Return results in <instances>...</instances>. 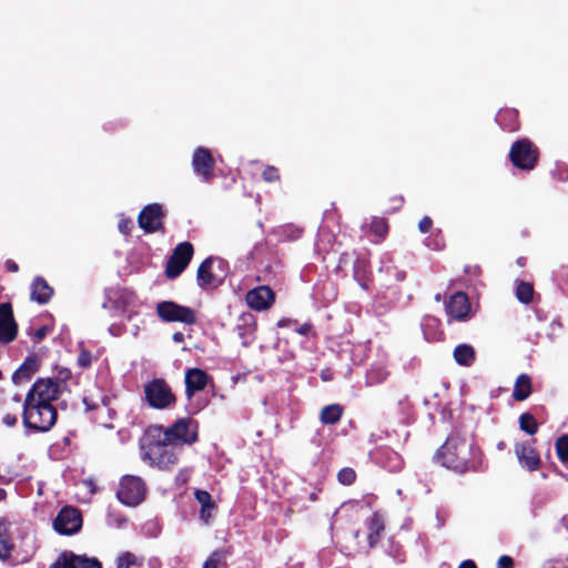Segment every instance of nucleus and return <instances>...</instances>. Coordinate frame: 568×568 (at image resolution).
<instances>
[{"mask_svg": "<svg viewBox=\"0 0 568 568\" xmlns=\"http://www.w3.org/2000/svg\"><path fill=\"white\" fill-rule=\"evenodd\" d=\"M70 377V371L63 369L58 379L40 378L33 384L23 404V424L27 428L47 432L55 424L57 409L52 403L58 399Z\"/></svg>", "mask_w": 568, "mask_h": 568, "instance_id": "f257e3e1", "label": "nucleus"}, {"mask_svg": "<svg viewBox=\"0 0 568 568\" xmlns=\"http://www.w3.org/2000/svg\"><path fill=\"white\" fill-rule=\"evenodd\" d=\"M436 457L444 467L459 474L476 470L481 464V454L474 440L459 434H452Z\"/></svg>", "mask_w": 568, "mask_h": 568, "instance_id": "f03ea898", "label": "nucleus"}, {"mask_svg": "<svg viewBox=\"0 0 568 568\" xmlns=\"http://www.w3.org/2000/svg\"><path fill=\"white\" fill-rule=\"evenodd\" d=\"M149 435L152 437H163L166 442H182L192 444L197 439V426L195 422L190 418H181L171 427L163 428L162 426H154L149 429Z\"/></svg>", "mask_w": 568, "mask_h": 568, "instance_id": "7ed1b4c3", "label": "nucleus"}, {"mask_svg": "<svg viewBox=\"0 0 568 568\" xmlns=\"http://www.w3.org/2000/svg\"><path fill=\"white\" fill-rule=\"evenodd\" d=\"M144 400L154 409H168L175 405L176 397L162 378H154L143 386Z\"/></svg>", "mask_w": 568, "mask_h": 568, "instance_id": "20e7f679", "label": "nucleus"}, {"mask_svg": "<svg viewBox=\"0 0 568 568\" xmlns=\"http://www.w3.org/2000/svg\"><path fill=\"white\" fill-rule=\"evenodd\" d=\"M156 442L148 445L143 453V459L149 460L152 466L168 468L178 460L176 454L171 446L172 442L164 440L163 437H155Z\"/></svg>", "mask_w": 568, "mask_h": 568, "instance_id": "39448f33", "label": "nucleus"}, {"mask_svg": "<svg viewBox=\"0 0 568 568\" xmlns=\"http://www.w3.org/2000/svg\"><path fill=\"white\" fill-rule=\"evenodd\" d=\"M509 158L516 168L532 170L538 159V151L529 140L521 139L511 145Z\"/></svg>", "mask_w": 568, "mask_h": 568, "instance_id": "423d86ee", "label": "nucleus"}, {"mask_svg": "<svg viewBox=\"0 0 568 568\" xmlns=\"http://www.w3.org/2000/svg\"><path fill=\"white\" fill-rule=\"evenodd\" d=\"M116 496L122 504L135 506L144 499L145 485L142 479L136 476H123Z\"/></svg>", "mask_w": 568, "mask_h": 568, "instance_id": "0eeeda50", "label": "nucleus"}, {"mask_svg": "<svg viewBox=\"0 0 568 568\" xmlns=\"http://www.w3.org/2000/svg\"><path fill=\"white\" fill-rule=\"evenodd\" d=\"M156 311L158 315L166 322L193 324L196 321V315L193 310L174 302H161L158 304Z\"/></svg>", "mask_w": 568, "mask_h": 568, "instance_id": "6e6552de", "label": "nucleus"}, {"mask_svg": "<svg viewBox=\"0 0 568 568\" xmlns=\"http://www.w3.org/2000/svg\"><path fill=\"white\" fill-rule=\"evenodd\" d=\"M193 256V246L189 242L180 243L173 251L168 261L165 274L170 278L179 276L189 265Z\"/></svg>", "mask_w": 568, "mask_h": 568, "instance_id": "1a4fd4ad", "label": "nucleus"}, {"mask_svg": "<svg viewBox=\"0 0 568 568\" xmlns=\"http://www.w3.org/2000/svg\"><path fill=\"white\" fill-rule=\"evenodd\" d=\"M82 526L81 514L73 507L62 508L54 519L53 527L61 535H73Z\"/></svg>", "mask_w": 568, "mask_h": 568, "instance_id": "9d476101", "label": "nucleus"}, {"mask_svg": "<svg viewBox=\"0 0 568 568\" xmlns=\"http://www.w3.org/2000/svg\"><path fill=\"white\" fill-rule=\"evenodd\" d=\"M192 166L197 176L207 182L213 178L214 160L211 152L205 148H197L194 151Z\"/></svg>", "mask_w": 568, "mask_h": 568, "instance_id": "9b49d317", "label": "nucleus"}, {"mask_svg": "<svg viewBox=\"0 0 568 568\" xmlns=\"http://www.w3.org/2000/svg\"><path fill=\"white\" fill-rule=\"evenodd\" d=\"M18 333L10 303L0 304V343L12 342Z\"/></svg>", "mask_w": 568, "mask_h": 568, "instance_id": "f8f14e48", "label": "nucleus"}, {"mask_svg": "<svg viewBox=\"0 0 568 568\" xmlns=\"http://www.w3.org/2000/svg\"><path fill=\"white\" fill-rule=\"evenodd\" d=\"M274 292L268 286H258L247 292L245 301L254 311H265L274 303Z\"/></svg>", "mask_w": 568, "mask_h": 568, "instance_id": "ddd939ff", "label": "nucleus"}, {"mask_svg": "<svg viewBox=\"0 0 568 568\" xmlns=\"http://www.w3.org/2000/svg\"><path fill=\"white\" fill-rule=\"evenodd\" d=\"M51 568H102L95 558L63 552L51 565Z\"/></svg>", "mask_w": 568, "mask_h": 568, "instance_id": "4468645a", "label": "nucleus"}, {"mask_svg": "<svg viewBox=\"0 0 568 568\" xmlns=\"http://www.w3.org/2000/svg\"><path fill=\"white\" fill-rule=\"evenodd\" d=\"M164 215L163 209L160 204L146 205L139 215V225L148 233L159 230Z\"/></svg>", "mask_w": 568, "mask_h": 568, "instance_id": "2eb2a0df", "label": "nucleus"}, {"mask_svg": "<svg viewBox=\"0 0 568 568\" xmlns=\"http://www.w3.org/2000/svg\"><path fill=\"white\" fill-rule=\"evenodd\" d=\"M447 314L458 321H466L471 316L468 296L463 292L455 293L446 304Z\"/></svg>", "mask_w": 568, "mask_h": 568, "instance_id": "dca6fc26", "label": "nucleus"}, {"mask_svg": "<svg viewBox=\"0 0 568 568\" xmlns=\"http://www.w3.org/2000/svg\"><path fill=\"white\" fill-rule=\"evenodd\" d=\"M207 385V375L200 368H190L185 373V392L191 398L196 392L203 390Z\"/></svg>", "mask_w": 568, "mask_h": 568, "instance_id": "f3484780", "label": "nucleus"}, {"mask_svg": "<svg viewBox=\"0 0 568 568\" xmlns=\"http://www.w3.org/2000/svg\"><path fill=\"white\" fill-rule=\"evenodd\" d=\"M515 453L521 466L527 469L536 470L539 467L538 454L530 444H517Z\"/></svg>", "mask_w": 568, "mask_h": 568, "instance_id": "a211bd4d", "label": "nucleus"}, {"mask_svg": "<svg viewBox=\"0 0 568 568\" xmlns=\"http://www.w3.org/2000/svg\"><path fill=\"white\" fill-rule=\"evenodd\" d=\"M53 295V288L48 284V282L38 276L33 280L31 284V300L39 303L45 304L50 301Z\"/></svg>", "mask_w": 568, "mask_h": 568, "instance_id": "6ab92c4d", "label": "nucleus"}, {"mask_svg": "<svg viewBox=\"0 0 568 568\" xmlns=\"http://www.w3.org/2000/svg\"><path fill=\"white\" fill-rule=\"evenodd\" d=\"M110 402V397L97 385L93 386L92 389L88 390L83 397V404L88 410L99 409L101 406L108 408Z\"/></svg>", "mask_w": 568, "mask_h": 568, "instance_id": "aec40b11", "label": "nucleus"}, {"mask_svg": "<svg viewBox=\"0 0 568 568\" xmlns=\"http://www.w3.org/2000/svg\"><path fill=\"white\" fill-rule=\"evenodd\" d=\"M214 262L215 261L212 257H209L197 270V282L203 288L213 287L220 283V280L212 273Z\"/></svg>", "mask_w": 568, "mask_h": 568, "instance_id": "412c9836", "label": "nucleus"}, {"mask_svg": "<svg viewBox=\"0 0 568 568\" xmlns=\"http://www.w3.org/2000/svg\"><path fill=\"white\" fill-rule=\"evenodd\" d=\"M388 377L387 364L385 361L373 363L366 373L365 383L367 386L382 384Z\"/></svg>", "mask_w": 568, "mask_h": 568, "instance_id": "4be33fe9", "label": "nucleus"}, {"mask_svg": "<svg viewBox=\"0 0 568 568\" xmlns=\"http://www.w3.org/2000/svg\"><path fill=\"white\" fill-rule=\"evenodd\" d=\"M194 495L197 503L201 505L200 518L204 524H209L213 517L215 504L213 503L211 495L205 490L197 489Z\"/></svg>", "mask_w": 568, "mask_h": 568, "instance_id": "5701e85b", "label": "nucleus"}, {"mask_svg": "<svg viewBox=\"0 0 568 568\" xmlns=\"http://www.w3.org/2000/svg\"><path fill=\"white\" fill-rule=\"evenodd\" d=\"M366 526L368 529L369 547H374L384 531V519L378 514H374L366 520Z\"/></svg>", "mask_w": 568, "mask_h": 568, "instance_id": "b1692460", "label": "nucleus"}, {"mask_svg": "<svg viewBox=\"0 0 568 568\" xmlns=\"http://www.w3.org/2000/svg\"><path fill=\"white\" fill-rule=\"evenodd\" d=\"M453 356L458 365L470 366L475 361V349L468 344H460L455 347Z\"/></svg>", "mask_w": 568, "mask_h": 568, "instance_id": "393cba45", "label": "nucleus"}, {"mask_svg": "<svg viewBox=\"0 0 568 568\" xmlns=\"http://www.w3.org/2000/svg\"><path fill=\"white\" fill-rule=\"evenodd\" d=\"M343 415V408L338 404H331L322 408L320 419L325 425L336 424Z\"/></svg>", "mask_w": 568, "mask_h": 568, "instance_id": "a878e982", "label": "nucleus"}, {"mask_svg": "<svg viewBox=\"0 0 568 568\" xmlns=\"http://www.w3.org/2000/svg\"><path fill=\"white\" fill-rule=\"evenodd\" d=\"M530 392H531V382H530L529 376H527L525 374L519 375L515 383V387H514V392H513L514 398L516 400H524L530 395Z\"/></svg>", "mask_w": 568, "mask_h": 568, "instance_id": "bb28decb", "label": "nucleus"}, {"mask_svg": "<svg viewBox=\"0 0 568 568\" xmlns=\"http://www.w3.org/2000/svg\"><path fill=\"white\" fill-rule=\"evenodd\" d=\"M37 365L34 361H26L12 375V381L14 384H21L26 381H29L31 376L36 373Z\"/></svg>", "mask_w": 568, "mask_h": 568, "instance_id": "cd10ccee", "label": "nucleus"}, {"mask_svg": "<svg viewBox=\"0 0 568 568\" xmlns=\"http://www.w3.org/2000/svg\"><path fill=\"white\" fill-rule=\"evenodd\" d=\"M9 525L0 523V559L6 560L10 557L12 542L9 536Z\"/></svg>", "mask_w": 568, "mask_h": 568, "instance_id": "c85d7f7f", "label": "nucleus"}, {"mask_svg": "<svg viewBox=\"0 0 568 568\" xmlns=\"http://www.w3.org/2000/svg\"><path fill=\"white\" fill-rule=\"evenodd\" d=\"M534 290L529 283L519 282L516 288L517 298L521 303H529L532 300Z\"/></svg>", "mask_w": 568, "mask_h": 568, "instance_id": "c756f323", "label": "nucleus"}, {"mask_svg": "<svg viewBox=\"0 0 568 568\" xmlns=\"http://www.w3.org/2000/svg\"><path fill=\"white\" fill-rule=\"evenodd\" d=\"M519 426L521 430L529 435H534L537 432V423L532 415L525 413L519 417Z\"/></svg>", "mask_w": 568, "mask_h": 568, "instance_id": "7c9ffc66", "label": "nucleus"}, {"mask_svg": "<svg viewBox=\"0 0 568 568\" xmlns=\"http://www.w3.org/2000/svg\"><path fill=\"white\" fill-rule=\"evenodd\" d=\"M556 450L561 462H568V435L561 436L557 439Z\"/></svg>", "mask_w": 568, "mask_h": 568, "instance_id": "2f4dec72", "label": "nucleus"}, {"mask_svg": "<svg viewBox=\"0 0 568 568\" xmlns=\"http://www.w3.org/2000/svg\"><path fill=\"white\" fill-rule=\"evenodd\" d=\"M203 568H224V555L214 551L204 562Z\"/></svg>", "mask_w": 568, "mask_h": 568, "instance_id": "473e14b6", "label": "nucleus"}, {"mask_svg": "<svg viewBox=\"0 0 568 568\" xmlns=\"http://www.w3.org/2000/svg\"><path fill=\"white\" fill-rule=\"evenodd\" d=\"M372 232L378 237H384L387 233L388 226L384 219L375 217L371 223Z\"/></svg>", "mask_w": 568, "mask_h": 568, "instance_id": "72a5a7b5", "label": "nucleus"}, {"mask_svg": "<svg viewBox=\"0 0 568 568\" xmlns=\"http://www.w3.org/2000/svg\"><path fill=\"white\" fill-rule=\"evenodd\" d=\"M136 557L130 552L122 554L118 557L116 568H130L136 565Z\"/></svg>", "mask_w": 568, "mask_h": 568, "instance_id": "f704fd0d", "label": "nucleus"}, {"mask_svg": "<svg viewBox=\"0 0 568 568\" xmlns=\"http://www.w3.org/2000/svg\"><path fill=\"white\" fill-rule=\"evenodd\" d=\"M355 471L352 468H343L338 471L337 478L344 485H351L355 480Z\"/></svg>", "mask_w": 568, "mask_h": 568, "instance_id": "c9c22d12", "label": "nucleus"}, {"mask_svg": "<svg viewBox=\"0 0 568 568\" xmlns=\"http://www.w3.org/2000/svg\"><path fill=\"white\" fill-rule=\"evenodd\" d=\"M506 116H509V118L516 116L515 111L507 110V111L500 112V113H498V118H497V120H498V122L500 123L501 126H504L505 129H507L509 131H515L517 129L516 124H506V123H504V120H505Z\"/></svg>", "mask_w": 568, "mask_h": 568, "instance_id": "e433bc0d", "label": "nucleus"}, {"mask_svg": "<svg viewBox=\"0 0 568 568\" xmlns=\"http://www.w3.org/2000/svg\"><path fill=\"white\" fill-rule=\"evenodd\" d=\"M263 179L267 182H275L280 179L277 169L268 166L263 172Z\"/></svg>", "mask_w": 568, "mask_h": 568, "instance_id": "4c0bfd02", "label": "nucleus"}, {"mask_svg": "<svg viewBox=\"0 0 568 568\" xmlns=\"http://www.w3.org/2000/svg\"><path fill=\"white\" fill-rule=\"evenodd\" d=\"M132 225L133 223L130 219L122 216L119 221L118 227L122 234H129L132 229Z\"/></svg>", "mask_w": 568, "mask_h": 568, "instance_id": "58836bf2", "label": "nucleus"}, {"mask_svg": "<svg viewBox=\"0 0 568 568\" xmlns=\"http://www.w3.org/2000/svg\"><path fill=\"white\" fill-rule=\"evenodd\" d=\"M498 568H514V561L509 556H501L497 562Z\"/></svg>", "mask_w": 568, "mask_h": 568, "instance_id": "ea45409f", "label": "nucleus"}, {"mask_svg": "<svg viewBox=\"0 0 568 568\" xmlns=\"http://www.w3.org/2000/svg\"><path fill=\"white\" fill-rule=\"evenodd\" d=\"M432 220L430 217L428 216H424L420 221H419V224H418V229L422 233H426L430 230L432 227Z\"/></svg>", "mask_w": 568, "mask_h": 568, "instance_id": "a19ab883", "label": "nucleus"}, {"mask_svg": "<svg viewBox=\"0 0 568 568\" xmlns=\"http://www.w3.org/2000/svg\"><path fill=\"white\" fill-rule=\"evenodd\" d=\"M79 364L82 367H87L91 364V354L87 351H82L78 358Z\"/></svg>", "mask_w": 568, "mask_h": 568, "instance_id": "79ce46f5", "label": "nucleus"}, {"mask_svg": "<svg viewBox=\"0 0 568 568\" xmlns=\"http://www.w3.org/2000/svg\"><path fill=\"white\" fill-rule=\"evenodd\" d=\"M3 424L7 425L8 427H11V426H14L16 423H17V417L16 415H11V414H7L4 417H3Z\"/></svg>", "mask_w": 568, "mask_h": 568, "instance_id": "37998d69", "label": "nucleus"}, {"mask_svg": "<svg viewBox=\"0 0 568 568\" xmlns=\"http://www.w3.org/2000/svg\"><path fill=\"white\" fill-rule=\"evenodd\" d=\"M400 465H402V462H400L399 456H397V454H394V463H393V465L389 466V469L392 471L398 470L400 468Z\"/></svg>", "mask_w": 568, "mask_h": 568, "instance_id": "c03bdc74", "label": "nucleus"}, {"mask_svg": "<svg viewBox=\"0 0 568 568\" xmlns=\"http://www.w3.org/2000/svg\"><path fill=\"white\" fill-rule=\"evenodd\" d=\"M312 329V326L310 324H303L297 328V333L301 335H307Z\"/></svg>", "mask_w": 568, "mask_h": 568, "instance_id": "a18cd8bd", "label": "nucleus"}, {"mask_svg": "<svg viewBox=\"0 0 568 568\" xmlns=\"http://www.w3.org/2000/svg\"><path fill=\"white\" fill-rule=\"evenodd\" d=\"M458 568H477L475 562L470 559L464 560Z\"/></svg>", "mask_w": 568, "mask_h": 568, "instance_id": "49530a36", "label": "nucleus"}, {"mask_svg": "<svg viewBox=\"0 0 568 568\" xmlns=\"http://www.w3.org/2000/svg\"><path fill=\"white\" fill-rule=\"evenodd\" d=\"M6 267L10 271V272H17L18 271V265L16 262L13 261H7L6 262Z\"/></svg>", "mask_w": 568, "mask_h": 568, "instance_id": "de8ad7c7", "label": "nucleus"}, {"mask_svg": "<svg viewBox=\"0 0 568 568\" xmlns=\"http://www.w3.org/2000/svg\"><path fill=\"white\" fill-rule=\"evenodd\" d=\"M172 338L175 343H181L184 339V334L181 332H176L173 334Z\"/></svg>", "mask_w": 568, "mask_h": 568, "instance_id": "09e8293b", "label": "nucleus"}, {"mask_svg": "<svg viewBox=\"0 0 568 568\" xmlns=\"http://www.w3.org/2000/svg\"><path fill=\"white\" fill-rule=\"evenodd\" d=\"M321 377H322L323 381H329L331 379V374L327 371H323L321 373Z\"/></svg>", "mask_w": 568, "mask_h": 568, "instance_id": "8fccbe9b", "label": "nucleus"}, {"mask_svg": "<svg viewBox=\"0 0 568 568\" xmlns=\"http://www.w3.org/2000/svg\"><path fill=\"white\" fill-rule=\"evenodd\" d=\"M109 331H110V333H111L112 335H119V334H120L119 329H118L116 327H114V326H111V327L109 328Z\"/></svg>", "mask_w": 568, "mask_h": 568, "instance_id": "3c124183", "label": "nucleus"}, {"mask_svg": "<svg viewBox=\"0 0 568 568\" xmlns=\"http://www.w3.org/2000/svg\"><path fill=\"white\" fill-rule=\"evenodd\" d=\"M288 322H290L288 320H281L277 325L280 327H282V326H285Z\"/></svg>", "mask_w": 568, "mask_h": 568, "instance_id": "603ef678", "label": "nucleus"}, {"mask_svg": "<svg viewBox=\"0 0 568 568\" xmlns=\"http://www.w3.org/2000/svg\"><path fill=\"white\" fill-rule=\"evenodd\" d=\"M6 497V491L0 489V501Z\"/></svg>", "mask_w": 568, "mask_h": 568, "instance_id": "864d4df0", "label": "nucleus"}, {"mask_svg": "<svg viewBox=\"0 0 568 568\" xmlns=\"http://www.w3.org/2000/svg\"><path fill=\"white\" fill-rule=\"evenodd\" d=\"M13 399H14L17 403H19V402H20V397H19L18 395H17V396H14V397H13Z\"/></svg>", "mask_w": 568, "mask_h": 568, "instance_id": "5fc2aeb1", "label": "nucleus"}]
</instances>
